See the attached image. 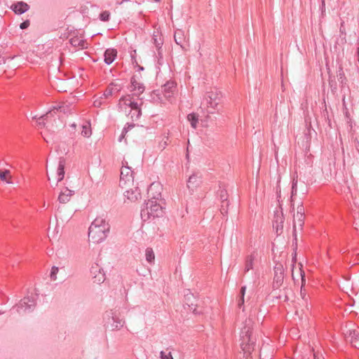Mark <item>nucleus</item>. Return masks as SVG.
Masks as SVG:
<instances>
[{
  "instance_id": "f257e3e1",
  "label": "nucleus",
  "mask_w": 359,
  "mask_h": 359,
  "mask_svg": "<svg viewBox=\"0 0 359 359\" xmlns=\"http://www.w3.org/2000/svg\"><path fill=\"white\" fill-rule=\"evenodd\" d=\"M109 230V224L101 217H97L89 227L88 239L93 244L103 241Z\"/></svg>"
},
{
  "instance_id": "f03ea898",
  "label": "nucleus",
  "mask_w": 359,
  "mask_h": 359,
  "mask_svg": "<svg viewBox=\"0 0 359 359\" xmlns=\"http://www.w3.org/2000/svg\"><path fill=\"white\" fill-rule=\"evenodd\" d=\"M141 102L137 97L129 95L122 97L118 102V107L126 115L132 119H137L141 115Z\"/></svg>"
},
{
  "instance_id": "7ed1b4c3",
  "label": "nucleus",
  "mask_w": 359,
  "mask_h": 359,
  "mask_svg": "<svg viewBox=\"0 0 359 359\" xmlns=\"http://www.w3.org/2000/svg\"><path fill=\"white\" fill-rule=\"evenodd\" d=\"M251 325L252 320H246L241 332V347L246 357L251 354L255 347L256 337L252 334Z\"/></svg>"
},
{
  "instance_id": "20e7f679",
  "label": "nucleus",
  "mask_w": 359,
  "mask_h": 359,
  "mask_svg": "<svg viewBox=\"0 0 359 359\" xmlns=\"http://www.w3.org/2000/svg\"><path fill=\"white\" fill-rule=\"evenodd\" d=\"M222 95L220 91L217 89L208 91L204 95L203 102L201 104H205L208 108L216 109L219 103L222 100Z\"/></svg>"
},
{
  "instance_id": "39448f33",
  "label": "nucleus",
  "mask_w": 359,
  "mask_h": 359,
  "mask_svg": "<svg viewBox=\"0 0 359 359\" xmlns=\"http://www.w3.org/2000/svg\"><path fill=\"white\" fill-rule=\"evenodd\" d=\"M134 185L133 172L128 166H123L121 171L120 186L122 189H128Z\"/></svg>"
},
{
  "instance_id": "423d86ee",
  "label": "nucleus",
  "mask_w": 359,
  "mask_h": 359,
  "mask_svg": "<svg viewBox=\"0 0 359 359\" xmlns=\"http://www.w3.org/2000/svg\"><path fill=\"white\" fill-rule=\"evenodd\" d=\"M144 130L142 126L130 124L125 129L122 134V138L133 140L141 136Z\"/></svg>"
},
{
  "instance_id": "0eeeda50",
  "label": "nucleus",
  "mask_w": 359,
  "mask_h": 359,
  "mask_svg": "<svg viewBox=\"0 0 359 359\" xmlns=\"http://www.w3.org/2000/svg\"><path fill=\"white\" fill-rule=\"evenodd\" d=\"M157 203L155 198L150 199L147 203L146 208L142 210L141 216L144 220L149 219L151 217L155 219L157 212Z\"/></svg>"
},
{
  "instance_id": "6e6552de",
  "label": "nucleus",
  "mask_w": 359,
  "mask_h": 359,
  "mask_svg": "<svg viewBox=\"0 0 359 359\" xmlns=\"http://www.w3.org/2000/svg\"><path fill=\"white\" fill-rule=\"evenodd\" d=\"M274 277L273 287L278 289L283 284L284 280V268L281 264H276L274 266Z\"/></svg>"
},
{
  "instance_id": "1a4fd4ad",
  "label": "nucleus",
  "mask_w": 359,
  "mask_h": 359,
  "mask_svg": "<svg viewBox=\"0 0 359 359\" xmlns=\"http://www.w3.org/2000/svg\"><path fill=\"white\" fill-rule=\"evenodd\" d=\"M345 337L353 346L359 348V327H355L348 329L345 332Z\"/></svg>"
},
{
  "instance_id": "9d476101",
  "label": "nucleus",
  "mask_w": 359,
  "mask_h": 359,
  "mask_svg": "<svg viewBox=\"0 0 359 359\" xmlns=\"http://www.w3.org/2000/svg\"><path fill=\"white\" fill-rule=\"evenodd\" d=\"M124 196L130 201V202H135L137 201L140 196V191L137 186L135 184L134 185H131L130 187H128V189H125Z\"/></svg>"
},
{
  "instance_id": "9b49d317",
  "label": "nucleus",
  "mask_w": 359,
  "mask_h": 359,
  "mask_svg": "<svg viewBox=\"0 0 359 359\" xmlns=\"http://www.w3.org/2000/svg\"><path fill=\"white\" fill-rule=\"evenodd\" d=\"M122 88V85L118 81L112 82L107 88L103 95L105 98L112 96L114 94L118 93Z\"/></svg>"
},
{
  "instance_id": "f8f14e48",
  "label": "nucleus",
  "mask_w": 359,
  "mask_h": 359,
  "mask_svg": "<svg viewBox=\"0 0 359 359\" xmlns=\"http://www.w3.org/2000/svg\"><path fill=\"white\" fill-rule=\"evenodd\" d=\"M73 191L65 187L62 189L59 194L58 201L61 203H67L70 201L73 195Z\"/></svg>"
},
{
  "instance_id": "ddd939ff",
  "label": "nucleus",
  "mask_w": 359,
  "mask_h": 359,
  "mask_svg": "<svg viewBox=\"0 0 359 359\" xmlns=\"http://www.w3.org/2000/svg\"><path fill=\"white\" fill-rule=\"evenodd\" d=\"M65 177V163L62 161H60L58 164V167L57 170L54 172L53 175V177L56 180V181L60 182L63 180Z\"/></svg>"
},
{
  "instance_id": "4468645a",
  "label": "nucleus",
  "mask_w": 359,
  "mask_h": 359,
  "mask_svg": "<svg viewBox=\"0 0 359 359\" xmlns=\"http://www.w3.org/2000/svg\"><path fill=\"white\" fill-rule=\"evenodd\" d=\"M219 197L222 203L221 212L222 214H226L227 213V207L229 205V202L227 201L228 195L226 191L224 189L220 190Z\"/></svg>"
},
{
  "instance_id": "2eb2a0df",
  "label": "nucleus",
  "mask_w": 359,
  "mask_h": 359,
  "mask_svg": "<svg viewBox=\"0 0 359 359\" xmlns=\"http://www.w3.org/2000/svg\"><path fill=\"white\" fill-rule=\"evenodd\" d=\"M175 88V83L174 81H169L162 86V90L165 93V96L168 98L170 97Z\"/></svg>"
},
{
  "instance_id": "dca6fc26",
  "label": "nucleus",
  "mask_w": 359,
  "mask_h": 359,
  "mask_svg": "<svg viewBox=\"0 0 359 359\" xmlns=\"http://www.w3.org/2000/svg\"><path fill=\"white\" fill-rule=\"evenodd\" d=\"M201 175L198 174H192L187 182V187L190 189H194L198 186L201 182Z\"/></svg>"
},
{
  "instance_id": "f3484780",
  "label": "nucleus",
  "mask_w": 359,
  "mask_h": 359,
  "mask_svg": "<svg viewBox=\"0 0 359 359\" xmlns=\"http://www.w3.org/2000/svg\"><path fill=\"white\" fill-rule=\"evenodd\" d=\"M256 259V255L255 252L251 253L250 255H248L245 258V267H244V272L247 273L250 269H253L254 262Z\"/></svg>"
},
{
  "instance_id": "a211bd4d",
  "label": "nucleus",
  "mask_w": 359,
  "mask_h": 359,
  "mask_svg": "<svg viewBox=\"0 0 359 359\" xmlns=\"http://www.w3.org/2000/svg\"><path fill=\"white\" fill-rule=\"evenodd\" d=\"M29 6L27 4L22 1L18 2L12 6L13 11L16 14H22L29 9Z\"/></svg>"
},
{
  "instance_id": "6ab92c4d",
  "label": "nucleus",
  "mask_w": 359,
  "mask_h": 359,
  "mask_svg": "<svg viewBox=\"0 0 359 359\" xmlns=\"http://www.w3.org/2000/svg\"><path fill=\"white\" fill-rule=\"evenodd\" d=\"M304 222V215H294V222H293V233L296 236V229L298 226L299 229H302Z\"/></svg>"
},
{
  "instance_id": "aec40b11",
  "label": "nucleus",
  "mask_w": 359,
  "mask_h": 359,
  "mask_svg": "<svg viewBox=\"0 0 359 359\" xmlns=\"http://www.w3.org/2000/svg\"><path fill=\"white\" fill-rule=\"evenodd\" d=\"M117 51L115 49H107L104 53V62L110 65L114 62L116 57Z\"/></svg>"
},
{
  "instance_id": "412c9836",
  "label": "nucleus",
  "mask_w": 359,
  "mask_h": 359,
  "mask_svg": "<svg viewBox=\"0 0 359 359\" xmlns=\"http://www.w3.org/2000/svg\"><path fill=\"white\" fill-rule=\"evenodd\" d=\"M297 176H294L292 180V191H291V203H292V208L294 209V198L295 196L297 193Z\"/></svg>"
},
{
  "instance_id": "4be33fe9",
  "label": "nucleus",
  "mask_w": 359,
  "mask_h": 359,
  "mask_svg": "<svg viewBox=\"0 0 359 359\" xmlns=\"http://www.w3.org/2000/svg\"><path fill=\"white\" fill-rule=\"evenodd\" d=\"M131 91L134 92L136 96L140 95L144 91V87L140 83L137 82L135 79L131 81Z\"/></svg>"
},
{
  "instance_id": "5701e85b",
  "label": "nucleus",
  "mask_w": 359,
  "mask_h": 359,
  "mask_svg": "<svg viewBox=\"0 0 359 359\" xmlns=\"http://www.w3.org/2000/svg\"><path fill=\"white\" fill-rule=\"evenodd\" d=\"M11 178H12V176L11 175L10 170H0V180L1 181L6 182L8 184H11L12 183Z\"/></svg>"
},
{
  "instance_id": "b1692460",
  "label": "nucleus",
  "mask_w": 359,
  "mask_h": 359,
  "mask_svg": "<svg viewBox=\"0 0 359 359\" xmlns=\"http://www.w3.org/2000/svg\"><path fill=\"white\" fill-rule=\"evenodd\" d=\"M175 41L177 44L180 45L181 47H183V42L184 41V37L183 34V32L181 29H178L175 33Z\"/></svg>"
},
{
  "instance_id": "393cba45",
  "label": "nucleus",
  "mask_w": 359,
  "mask_h": 359,
  "mask_svg": "<svg viewBox=\"0 0 359 359\" xmlns=\"http://www.w3.org/2000/svg\"><path fill=\"white\" fill-rule=\"evenodd\" d=\"M187 120L190 122L191 127L194 129L197 128L198 122V116L195 113L189 114L187 116Z\"/></svg>"
},
{
  "instance_id": "a878e982",
  "label": "nucleus",
  "mask_w": 359,
  "mask_h": 359,
  "mask_svg": "<svg viewBox=\"0 0 359 359\" xmlns=\"http://www.w3.org/2000/svg\"><path fill=\"white\" fill-rule=\"evenodd\" d=\"M81 133L85 137H88L91 135L92 130L90 128V124L88 122H86L84 125H83Z\"/></svg>"
},
{
  "instance_id": "bb28decb",
  "label": "nucleus",
  "mask_w": 359,
  "mask_h": 359,
  "mask_svg": "<svg viewBox=\"0 0 359 359\" xmlns=\"http://www.w3.org/2000/svg\"><path fill=\"white\" fill-rule=\"evenodd\" d=\"M70 42L72 46H76V47H79L81 49L86 48V43L83 40H81L77 37L72 38L70 40Z\"/></svg>"
},
{
  "instance_id": "cd10ccee",
  "label": "nucleus",
  "mask_w": 359,
  "mask_h": 359,
  "mask_svg": "<svg viewBox=\"0 0 359 359\" xmlns=\"http://www.w3.org/2000/svg\"><path fill=\"white\" fill-rule=\"evenodd\" d=\"M146 259L149 262H154L155 259L154 252L151 248H147L145 252Z\"/></svg>"
},
{
  "instance_id": "c85d7f7f",
  "label": "nucleus",
  "mask_w": 359,
  "mask_h": 359,
  "mask_svg": "<svg viewBox=\"0 0 359 359\" xmlns=\"http://www.w3.org/2000/svg\"><path fill=\"white\" fill-rule=\"evenodd\" d=\"M337 77L338 80L343 83L344 81L346 80V76L344 73L343 69L341 67H339L338 72H337Z\"/></svg>"
},
{
  "instance_id": "c756f323",
  "label": "nucleus",
  "mask_w": 359,
  "mask_h": 359,
  "mask_svg": "<svg viewBox=\"0 0 359 359\" xmlns=\"http://www.w3.org/2000/svg\"><path fill=\"white\" fill-rule=\"evenodd\" d=\"M160 355L161 359H173L172 355H171V352L168 351V350L165 351H161Z\"/></svg>"
},
{
  "instance_id": "7c9ffc66",
  "label": "nucleus",
  "mask_w": 359,
  "mask_h": 359,
  "mask_svg": "<svg viewBox=\"0 0 359 359\" xmlns=\"http://www.w3.org/2000/svg\"><path fill=\"white\" fill-rule=\"evenodd\" d=\"M94 278L95 282H97L98 283H102L104 280V274L100 270L98 274L95 276Z\"/></svg>"
},
{
  "instance_id": "2f4dec72",
  "label": "nucleus",
  "mask_w": 359,
  "mask_h": 359,
  "mask_svg": "<svg viewBox=\"0 0 359 359\" xmlns=\"http://www.w3.org/2000/svg\"><path fill=\"white\" fill-rule=\"evenodd\" d=\"M191 299H194L193 294L189 293L185 294V300L187 302L186 304L189 306V307H191L194 305L192 302H191V304H189V302H191Z\"/></svg>"
},
{
  "instance_id": "473e14b6",
  "label": "nucleus",
  "mask_w": 359,
  "mask_h": 359,
  "mask_svg": "<svg viewBox=\"0 0 359 359\" xmlns=\"http://www.w3.org/2000/svg\"><path fill=\"white\" fill-rule=\"evenodd\" d=\"M245 290H246L245 286H243L241 287V297L238 302L239 306H241L244 304V295H245Z\"/></svg>"
},
{
  "instance_id": "72a5a7b5",
  "label": "nucleus",
  "mask_w": 359,
  "mask_h": 359,
  "mask_svg": "<svg viewBox=\"0 0 359 359\" xmlns=\"http://www.w3.org/2000/svg\"><path fill=\"white\" fill-rule=\"evenodd\" d=\"M296 215H304V208L302 202L297 205Z\"/></svg>"
},
{
  "instance_id": "f704fd0d",
  "label": "nucleus",
  "mask_w": 359,
  "mask_h": 359,
  "mask_svg": "<svg viewBox=\"0 0 359 359\" xmlns=\"http://www.w3.org/2000/svg\"><path fill=\"white\" fill-rule=\"evenodd\" d=\"M58 267L53 266L50 272V277L53 280H56V275L58 273Z\"/></svg>"
},
{
  "instance_id": "c9c22d12",
  "label": "nucleus",
  "mask_w": 359,
  "mask_h": 359,
  "mask_svg": "<svg viewBox=\"0 0 359 359\" xmlns=\"http://www.w3.org/2000/svg\"><path fill=\"white\" fill-rule=\"evenodd\" d=\"M300 295H301L302 299L304 301V302L306 304V306H307L308 297L306 295V290L304 289L301 288Z\"/></svg>"
},
{
  "instance_id": "e433bc0d",
  "label": "nucleus",
  "mask_w": 359,
  "mask_h": 359,
  "mask_svg": "<svg viewBox=\"0 0 359 359\" xmlns=\"http://www.w3.org/2000/svg\"><path fill=\"white\" fill-rule=\"evenodd\" d=\"M109 13L108 11H104L100 14V19L102 21H107L109 18Z\"/></svg>"
},
{
  "instance_id": "4c0bfd02",
  "label": "nucleus",
  "mask_w": 359,
  "mask_h": 359,
  "mask_svg": "<svg viewBox=\"0 0 359 359\" xmlns=\"http://www.w3.org/2000/svg\"><path fill=\"white\" fill-rule=\"evenodd\" d=\"M301 267H302V264H301ZM299 270H300V275H301V277H302V287H301V288H303L304 285H305V283H306L305 273L302 271V268H300Z\"/></svg>"
},
{
  "instance_id": "58836bf2",
  "label": "nucleus",
  "mask_w": 359,
  "mask_h": 359,
  "mask_svg": "<svg viewBox=\"0 0 359 359\" xmlns=\"http://www.w3.org/2000/svg\"><path fill=\"white\" fill-rule=\"evenodd\" d=\"M312 133L316 134V131L311 128L310 126L307 127V132L305 133L306 136H309L310 137L312 136Z\"/></svg>"
},
{
  "instance_id": "ea45409f",
  "label": "nucleus",
  "mask_w": 359,
  "mask_h": 359,
  "mask_svg": "<svg viewBox=\"0 0 359 359\" xmlns=\"http://www.w3.org/2000/svg\"><path fill=\"white\" fill-rule=\"evenodd\" d=\"M160 49V48L158 47V50ZM161 53L158 50V65H164L165 67H168V69L170 70V67L168 66V62H160V60L161 58Z\"/></svg>"
},
{
  "instance_id": "a19ab883",
  "label": "nucleus",
  "mask_w": 359,
  "mask_h": 359,
  "mask_svg": "<svg viewBox=\"0 0 359 359\" xmlns=\"http://www.w3.org/2000/svg\"><path fill=\"white\" fill-rule=\"evenodd\" d=\"M29 25V22L28 20H27V21L22 22L20 25V27L22 29H26L27 27H28Z\"/></svg>"
},
{
  "instance_id": "79ce46f5",
  "label": "nucleus",
  "mask_w": 359,
  "mask_h": 359,
  "mask_svg": "<svg viewBox=\"0 0 359 359\" xmlns=\"http://www.w3.org/2000/svg\"><path fill=\"white\" fill-rule=\"evenodd\" d=\"M290 291V289L288 288H285L284 289V301L285 302H287L289 298H288V292Z\"/></svg>"
},
{
  "instance_id": "37998d69",
  "label": "nucleus",
  "mask_w": 359,
  "mask_h": 359,
  "mask_svg": "<svg viewBox=\"0 0 359 359\" xmlns=\"http://www.w3.org/2000/svg\"><path fill=\"white\" fill-rule=\"evenodd\" d=\"M168 144V142H160V143H158V149L160 148L161 149H164Z\"/></svg>"
},
{
  "instance_id": "c03bdc74",
  "label": "nucleus",
  "mask_w": 359,
  "mask_h": 359,
  "mask_svg": "<svg viewBox=\"0 0 359 359\" xmlns=\"http://www.w3.org/2000/svg\"><path fill=\"white\" fill-rule=\"evenodd\" d=\"M102 105V102L100 99H97L94 101V106L96 107H100Z\"/></svg>"
},
{
  "instance_id": "a18cd8bd",
  "label": "nucleus",
  "mask_w": 359,
  "mask_h": 359,
  "mask_svg": "<svg viewBox=\"0 0 359 359\" xmlns=\"http://www.w3.org/2000/svg\"><path fill=\"white\" fill-rule=\"evenodd\" d=\"M165 204V202H164V199H161V198H158V208H160L161 210L163 209L164 208L162 206V204Z\"/></svg>"
},
{
  "instance_id": "49530a36",
  "label": "nucleus",
  "mask_w": 359,
  "mask_h": 359,
  "mask_svg": "<svg viewBox=\"0 0 359 359\" xmlns=\"http://www.w3.org/2000/svg\"><path fill=\"white\" fill-rule=\"evenodd\" d=\"M168 133L167 135L164 134L162 137L161 142H168Z\"/></svg>"
},
{
  "instance_id": "de8ad7c7",
  "label": "nucleus",
  "mask_w": 359,
  "mask_h": 359,
  "mask_svg": "<svg viewBox=\"0 0 359 359\" xmlns=\"http://www.w3.org/2000/svg\"><path fill=\"white\" fill-rule=\"evenodd\" d=\"M302 187H303V189H302V194H306V189H305V184H304V182L302 183Z\"/></svg>"
},
{
  "instance_id": "09e8293b",
  "label": "nucleus",
  "mask_w": 359,
  "mask_h": 359,
  "mask_svg": "<svg viewBox=\"0 0 359 359\" xmlns=\"http://www.w3.org/2000/svg\"><path fill=\"white\" fill-rule=\"evenodd\" d=\"M155 189V187L154 186V184H151L149 189V192H151V191H154Z\"/></svg>"
},
{
  "instance_id": "8fccbe9b",
  "label": "nucleus",
  "mask_w": 359,
  "mask_h": 359,
  "mask_svg": "<svg viewBox=\"0 0 359 359\" xmlns=\"http://www.w3.org/2000/svg\"><path fill=\"white\" fill-rule=\"evenodd\" d=\"M296 253H294V256H293V258H292V262L294 263L296 262Z\"/></svg>"
},
{
  "instance_id": "3c124183",
  "label": "nucleus",
  "mask_w": 359,
  "mask_h": 359,
  "mask_svg": "<svg viewBox=\"0 0 359 359\" xmlns=\"http://www.w3.org/2000/svg\"><path fill=\"white\" fill-rule=\"evenodd\" d=\"M358 224L355 223V229H358Z\"/></svg>"
},
{
  "instance_id": "603ef678",
  "label": "nucleus",
  "mask_w": 359,
  "mask_h": 359,
  "mask_svg": "<svg viewBox=\"0 0 359 359\" xmlns=\"http://www.w3.org/2000/svg\"><path fill=\"white\" fill-rule=\"evenodd\" d=\"M193 313H197L196 308H194V310H193Z\"/></svg>"
},
{
  "instance_id": "864d4df0",
  "label": "nucleus",
  "mask_w": 359,
  "mask_h": 359,
  "mask_svg": "<svg viewBox=\"0 0 359 359\" xmlns=\"http://www.w3.org/2000/svg\"><path fill=\"white\" fill-rule=\"evenodd\" d=\"M208 114H212V113H214V112H213L212 111H208Z\"/></svg>"
},
{
  "instance_id": "5fc2aeb1",
  "label": "nucleus",
  "mask_w": 359,
  "mask_h": 359,
  "mask_svg": "<svg viewBox=\"0 0 359 359\" xmlns=\"http://www.w3.org/2000/svg\"><path fill=\"white\" fill-rule=\"evenodd\" d=\"M280 223H283V218H282V216L280 217Z\"/></svg>"
},
{
  "instance_id": "6e6d98bb",
  "label": "nucleus",
  "mask_w": 359,
  "mask_h": 359,
  "mask_svg": "<svg viewBox=\"0 0 359 359\" xmlns=\"http://www.w3.org/2000/svg\"><path fill=\"white\" fill-rule=\"evenodd\" d=\"M314 358H315V359H318V358H317V357H316V354H314Z\"/></svg>"
},
{
  "instance_id": "4d7b16f0",
  "label": "nucleus",
  "mask_w": 359,
  "mask_h": 359,
  "mask_svg": "<svg viewBox=\"0 0 359 359\" xmlns=\"http://www.w3.org/2000/svg\"><path fill=\"white\" fill-rule=\"evenodd\" d=\"M292 278H293V280H294V275L292 274Z\"/></svg>"
}]
</instances>
